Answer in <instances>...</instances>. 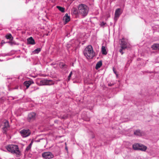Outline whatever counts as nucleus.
Instances as JSON below:
<instances>
[{"label": "nucleus", "mask_w": 159, "mask_h": 159, "mask_svg": "<svg viewBox=\"0 0 159 159\" xmlns=\"http://www.w3.org/2000/svg\"><path fill=\"white\" fill-rule=\"evenodd\" d=\"M8 152L13 154H15L17 156H20L21 152L18 145L9 144L5 146Z\"/></svg>", "instance_id": "1"}, {"label": "nucleus", "mask_w": 159, "mask_h": 159, "mask_svg": "<svg viewBox=\"0 0 159 159\" xmlns=\"http://www.w3.org/2000/svg\"><path fill=\"white\" fill-rule=\"evenodd\" d=\"M78 13L80 15L84 17L87 16L89 11V8L87 5L81 4L78 5Z\"/></svg>", "instance_id": "2"}, {"label": "nucleus", "mask_w": 159, "mask_h": 159, "mask_svg": "<svg viewBox=\"0 0 159 159\" xmlns=\"http://www.w3.org/2000/svg\"><path fill=\"white\" fill-rule=\"evenodd\" d=\"M84 55L89 59L92 58L95 55V53L93 50L92 47L89 45L85 49L84 51Z\"/></svg>", "instance_id": "3"}, {"label": "nucleus", "mask_w": 159, "mask_h": 159, "mask_svg": "<svg viewBox=\"0 0 159 159\" xmlns=\"http://www.w3.org/2000/svg\"><path fill=\"white\" fill-rule=\"evenodd\" d=\"M2 132L4 134H7V131L9 129L10 126L8 121L6 120H4L2 123Z\"/></svg>", "instance_id": "4"}, {"label": "nucleus", "mask_w": 159, "mask_h": 159, "mask_svg": "<svg viewBox=\"0 0 159 159\" xmlns=\"http://www.w3.org/2000/svg\"><path fill=\"white\" fill-rule=\"evenodd\" d=\"M21 136L23 138H26L29 136L31 134V130L28 129H23L20 131Z\"/></svg>", "instance_id": "5"}, {"label": "nucleus", "mask_w": 159, "mask_h": 159, "mask_svg": "<svg viewBox=\"0 0 159 159\" xmlns=\"http://www.w3.org/2000/svg\"><path fill=\"white\" fill-rule=\"evenodd\" d=\"M40 83L41 85H50L54 84V82L52 80L44 79L40 80Z\"/></svg>", "instance_id": "6"}, {"label": "nucleus", "mask_w": 159, "mask_h": 159, "mask_svg": "<svg viewBox=\"0 0 159 159\" xmlns=\"http://www.w3.org/2000/svg\"><path fill=\"white\" fill-rule=\"evenodd\" d=\"M42 156L45 159H51L54 157V155L50 152H46L42 153Z\"/></svg>", "instance_id": "7"}, {"label": "nucleus", "mask_w": 159, "mask_h": 159, "mask_svg": "<svg viewBox=\"0 0 159 159\" xmlns=\"http://www.w3.org/2000/svg\"><path fill=\"white\" fill-rule=\"evenodd\" d=\"M122 13V11L120 8H119L116 9L115 13V19H116L117 20Z\"/></svg>", "instance_id": "8"}, {"label": "nucleus", "mask_w": 159, "mask_h": 159, "mask_svg": "<svg viewBox=\"0 0 159 159\" xmlns=\"http://www.w3.org/2000/svg\"><path fill=\"white\" fill-rule=\"evenodd\" d=\"M36 114L34 112H31L29 113L28 115V120L29 121L34 120L35 119Z\"/></svg>", "instance_id": "9"}, {"label": "nucleus", "mask_w": 159, "mask_h": 159, "mask_svg": "<svg viewBox=\"0 0 159 159\" xmlns=\"http://www.w3.org/2000/svg\"><path fill=\"white\" fill-rule=\"evenodd\" d=\"M120 45L121 48L122 49H125L128 47V43L124 38L121 39Z\"/></svg>", "instance_id": "10"}, {"label": "nucleus", "mask_w": 159, "mask_h": 159, "mask_svg": "<svg viewBox=\"0 0 159 159\" xmlns=\"http://www.w3.org/2000/svg\"><path fill=\"white\" fill-rule=\"evenodd\" d=\"M134 134L137 136H141L144 135V133L139 129H137L134 132Z\"/></svg>", "instance_id": "11"}, {"label": "nucleus", "mask_w": 159, "mask_h": 159, "mask_svg": "<svg viewBox=\"0 0 159 159\" xmlns=\"http://www.w3.org/2000/svg\"><path fill=\"white\" fill-rule=\"evenodd\" d=\"M33 83L34 82L32 80H29L25 81L24 84L26 87V89H28L31 84Z\"/></svg>", "instance_id": "12"}, {"label": "nucleus", "mask_w": 159, "mask_h": 159, "mask_svg": "<svg viewBox=\"0 0 159 159\" xmlns=\"http://www.w3.org/2000/svg\"><path fill=\"white\" fill-rule=\"evenodd\" d=\"M27 43L28 44L34 45L35 44L34 40L32 37H30L27 39Z\"/></svg>", "instance_id": "13"}, {"label": "nucleus", "mask_w": 159, "mask_h": 159, "mask_svg": "<svg viewBox=\"0 0 159 159\" xmlns=\"http://www.w3.org/2000/svg\"><path fill=\"white\" fill-rule=\"evenodd\" d=\"M63 20H64L65 22V23H66L67 22L70 21V16L68 15V14L66 13L63 17Z\"/></svg>", "instance_id": "14"}, {"label": "nucleus", "mask_w": 159, "mask_h": 159, "mask_svg": "<svg viewBox=\"0 0 159 159\" xmlns=\"http://www.w3.org/2000/svg\"><path fill=\"white\" fill-rule=\"evenodd\" d=\"M59 66L61 69L65 70L68 67L67 65L62 62H60L59 64Z\"/></svg>", "instance_id": "15"}, {"label": "nucleus", "mask_w": 159, "mask_h": 159, "mask_svg": "<svg viewBox=\"0 0 159 159\" xmlns=\"http://www.w3.org/2000/svg\"><path fill=\"white\" fill-rule=\"evenodd\" d=\"M69 116H70V113H68V114H66L62 115H61L59 117L61 119H66Z\"/></svg>", "instance_id": "16"}, {"label": "nucleus", "mask_w": 159, "mask_h": 159, "mask_svg": "<svg viewBox=\"0 0 159 159\" xmlns=\"http://www.w3.org/2000/svg\"><path fill=\"white\" fill-rule=\"evenodd\" d=\"M139 147L140 144H135L133 145V148L135 150H139Z\"/></svg>", "instance_id": "17"}, {"label": "nucleus", "mask_w": 159, "mask_h": 159, "mask_svg": "<svg viewBox=\"0 0 159 159\" xmlns=\"http://www.w3.org/2000/svg\"><path fill=\"white\" fill-rule=\"evenodd\" d=\"M102 54L106 55L107 54L105 47L102 46Z\"/></svg>", "instance_id": "18"}, {"label": "nucleus", "mask_w": 159, "mask_h": 159, "mask_svg": "<svg viewBox=\"0 0 159 159\" xmlns=\"http://www.w3.org/2000/svg\"><path fill=\"white\" fill-rule=\"evenodd\" d=\"M147 148L146 146L143 145H141V144H140V147H139V150L144 151L146 150Z\"/></svg>", "instance_id": "19"}, {"label": "nucleus", "mask_w": 159, "mask_h": 159, "mask_svg": "<svg viewBox=\"0 0 159 159\" xmlns=\"http://www.w3.org/2000/svg\"><path fill=\"white\" fill-rule=\"evenodd\" d=\"M102 62L101 61H98L96 64V69H98L102 66Z\"/></svg>", "instance_id": "20"}, {"label": "nucleus", "mask_w": 159, "mask_h": 159, "mask_svg": "<svg viewBox=\"0 0 159 159\" xmlns=\"http://www.w3.org/2000/svg\"><path fill=\"white\" fill-rule=\"evenodd\" d=\"M6 38L7 39H9L11 41L12 40L13 38L11 34H7L6 36Z\"/></svg>", "instance_id": "21"}, {"label": "nucleus", "mask_w": 159, "mask_h": 159, "mask_svg": "<svg viewBox=\"0 0 159 159\" xmlns=\"http://www.w3.org/2000/svg\"><path fill=\"white\" fill-rule=\"evenodd\" d=\"M57 7L61 12H63L65 11V8H64L59 6H57Z\"/></svg>", "instance_id": "22"}, {"label": "nucleus", "mask_w": 159, "mask_h": 159, "mask_svg": "<svg viewBox=\"0 0 159 159\" xmlns=\"http://www.w3.org/2000/svg\"><path fill=\"white\" fill-rule=\"evenodd\" d=\"M159 47V44H155L152 46V48L154 49H157Z\"/></svg>", "instance_id": "23"}, {"label": "nucleus", "mask_w": 159, "mask_h": 159, "mask_svg": "<svg viewBox=\"0 0 159 159\" xmlns=\"http://www.w3.org/2000/svg\"><path fill=\"white\" fill-rule=\"evenodd\" d=\"M107 24L104 21H102L100 22V23L99 24V25L101 27L104 28V26Z\"/></svg>", "instance_id": "24"}, {"label": "nucleus", "mask_w": 159, "mask_h": 159, "mask_svg": "<svg viewBox=\"0 0 159 159\" xmlns=\"http://www.w3.org/2000/svg\"><path fill=\"white\" fill-rule=\"evenodd\" d=\"M41 51V49L40 48H38L34 51L35 53H38Z\"/></svg>", "instance_id": "25"}, {"label": "nucleus", "mask_w": 159, "mask_h": 159, "mask_svg": "<svg viewBox=\"0 0 159 159\" xmlns=\"http://www.w3.org/2000/svg\"><path fill=\"white\" fill-rule=\"evenodd\" d=\"M8 55H9V53H2L0 54V56L5 57Z\"/></svg>", "instance_id": "26"}, {"label": "nucleus", "mask_w": 159, "mask_h": 159, "mask_svg": "<svg viewBox=\"0 0 159 159\" xmlns=\"http://www.w3.org/2000/svg\"><path fill=\"white\" fill-rule=\"evenodd\" d=\"M72 72H73L72 71H71L68 76V80H69L70 79V78L72 74Z\"/></svg>", "instance_id": "27"}, {"label": "nucleus", "mask_w": 159, "mask_h": 159, "mask_svg": "<svg viewBox=\"0 0 159 159\" xmlns=\"http://www.w3.org/2000/svg\"><path fill=\"white\" fill-rule=\"evenodd\" d=\"M31 147L28 145L26 148L25 151H28L31 148Z\"/></svg>", "instance_id": "28"}, {"label": "nucleus", "mask_w": 159, "mask_h": 159, "mask_svg": "<svg viewBox=\"0 0 159 159\" xmlns=\"http://www.w3.org/2000/svg\"><path fill=\"white\" fill-rule=\"evenodd\" d=\"M124 49H122L121 48V49H120V50H119V52H120L121 54L122 55L124 52L123 51V50Z\"/></svg>", "instance_id": "29"}, {"label": "nucleus", "mask_w": 159, "mask_h": 159, "mask_svg": "<svg viewBox=\"0 0 159 159\" xmlns=\"http://www.w3.org/2000/svg\"><path fill=\"white\" fill-rule=\"evenodd\" d=\"M113 71L114 73L116 75V76H118V75L116 73V72L114 70V68H113Z\"/></svg>", "instance_id": "30"}, {"label": "nucleus", "mask_w": 159, "mask_h": 159, "mask_svg": "<svg viewBox=\"0 0 159 159\" xmlns=\"http://www.w3.org/2000/svg\"><path fill=\"white\" fill-rule=\"evenodd\" d=\"M7 43H9L11 45H12L14 44H15V43H14V42H12L9 41V42H8Z\"/></svg>", "instance_id": "31"}, {"label": "nucleus", "mask_w": 159, "mask_h": 159, "mask_svg": "<svg viewBox=\"0 0 159 159\" xmlns=\"http://www.w3.org/2000/svg\"><path fill=\"white\" fill-rule=\"evenodd\" d=\"M6 43L5 42V41L4 40H2L1 43V45L2 46L4 44H5Z\"/></svg>", "instance_id": "32"}, {"label": "nucleus", "mask_w": 159, "mask_h": 159, "mask_svg": "<svg viewBox=\"0 0 159 159\" xmlns=\"http://www.w3.org/2000/svg\"><path fill=\"white\" fill-rule=\"evenodd\" d=\"M71 46V45L70 44H68L67 45V48H70V46Z\"/></svg>", "instance_id": "33"}, {"label": "nucleus", "mask_w": 159, "mask_h": 159, "mask_svg": "<svg viewBox=\"0 0 159 159\" xmlns=\"http://www.w3.org/2000/svg\"><path fill=\"white\" fill-rule=\"evenodd\" d=\"M32 144H33V142H32V141H31V143H30V144H29V145L30 146V147H31Z\"/></svg>", "instance_id": "34"}, {"label": "nucleus", "mask_w": 159, "mask_h": 159, "mask_svg": "<svg viewBox=\"0 0 159 159\" xmlns=\"http://www.w3.org/2000/svg\"><path fill=\"white\" fill-rule=\"evenodd\" d=\"M113 85V84H108V86H112Z\"/></svg>", "instance_id": "35"}, {"label": "nucleus", "mask_w": 159, "mask_h": 159, "mask_svg": "<svg viewBox=\"0 0 159 159\" xmlns=\"http://www.w3.org/2000/svg\"><path fill=\"white\" fill-rule=\"evenodd\" d=\"M18 88V87H16L14 89H17Z\"/></svg>", "instance_id": "36"}, {"label": "nucleus", "mask_w": 159, "mask_h": 159, "mask_svg": "<svg viewBox=\"0 0 159 159\" xmlns=\"http://www.w3.org/2000/svg\"><path fill=\"white\" fill-rule=\"evenodd\" d=\"M3 61V60H1V59H0V61Z\"/></svg>", "instance_id": "37"}, {"label": "nucleus", "mask_w": 159, "mask_h": 159, "mask_svg": "<svg viewBox=\"0 0 159 159\" xmlns=\"http://www.w3.org/2000/svg\"><path fill=\"white\" fill-rule=\"evenodd\" d=\"M66 150H67V147H66Z\"/></svg>", "instance_id": "38"}, {"label": "nucleus", "mask_w": 159, "mask_h": 159, "mask_svg": "<svg viewBox=\"0 0 159 159\" xmlns=\"http://www.w3.org/2000/svg\"><path fill=\"white\" fill-rule=\"evenodd\" d=\"M39 89V88H37L36 89Z\"/></svg>", "instance_id": "39"}]
</instances>
